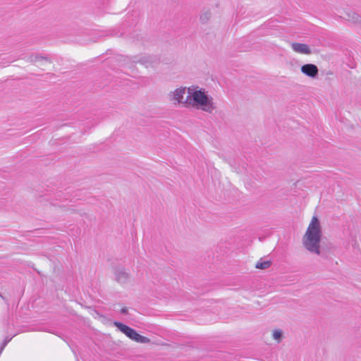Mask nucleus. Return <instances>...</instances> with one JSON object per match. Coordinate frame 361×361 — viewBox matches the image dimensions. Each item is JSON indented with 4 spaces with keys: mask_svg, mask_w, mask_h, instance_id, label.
I'll return each mask as SVG.
<instances>
[{
    "mask_svg": "<svg viewBox=\"0 0 361 361\" xmlns=\"http://www.w3.org/2000/svg\"><path fill=\"white\" fill-rule=\"evenodd\" d=\"M116 279L119 283H125L128 279V274L124 270H118L116 273Z\"/></svg>",
    "mask_w": 361,
    "mask_h": 361,
    "instance_id": "nucleus-7",
    "label": "nucleus"
},
{
    "mask_svg": "<svg viewBox=\"0 0 361 361\" xmlns=\"http://www.w3.org/2000/svg\"><path fill=\"white\" fill-rule=\"evenodd\" d=\"M301 72L310 78H315L318 74V68L314 64H305L301 67Z\"/></svg>",
    "mask_w": 361,
    "mask_h": 361,
    "instance_id": "nucleus-5",
    "label": "nucleus"
},
{
    "mask_svg": "<svg viewBox=\"0 0 361 361\" xmlns=\"http://www.w3.org/2000/svg\"><path fill=\"white\" fill-rule=\"evenodd\" d=\"M169 100L176 105L189 108V87H180L169 94Z\"/></svg>",
    "mask_w": 361,
    "mask_h": 361,
    "instance_id": "nucleus-3",
    "label": "nucleus"
},
{
    "mask_svg": "<svg viewBox=\"0 0 361 361\" xmlns=\"http://www.w3.org/2000/svg\"><path fill=\"white\" fill-rule=\"evenodd\" d=\"M121 312H122L123 313H125V312H126V309H125V308L122 309V310H121Z\"/></svg>",
    "mask_w": 361,
    "mask_h": 361,
    "instance_id": "nucleus-12",
    "label": "nucleus"
},
{
    "mask_svg": "<svg viewBox=\"0 0 361 361\" xmlns=\"http://www.w3.org/2000/svg\"><path fill=\"white\" fill-rule=\"evenodd\" d=\"M154 60L155 59L151 56H145L136 61L145 65L146 67H148L154 62Z\"/></svg>",
    "mask_w": 361,
    "mask_h": 361,
    "instance_id": "nucleus-8",
    "label": "nucleus"
},
{
    "mask_svg": "<svg viewBox=\"0 0 361 361\" xmlns=\"http://www.w3.org/2000/svg\"><path fill=\"white\" fill-rule=\"evenodd\" d=\"M322 229L319 219L314 216L302 237V245L310 252L319 255L321 254V240Z\"/></svg>",
    "mask_w": 361,
    "mask_h": 361,
    "instance_id": "nucleus-2",
    "label": "nucleus"
},
{
    "mask_svg": "<svg viewBox=\"0 0 361 361\" xmlns=\"http://www.w3.org/2000/svg\"><path fill=\"white\" fill-rule=\"evenodd\" d=\"M283 337V331L281 329H276L272 331V338L276 343H279L282 341Z\"/></svg>",
    "mask_w": 361,
    "mask_h": 361,
    "instance_id": "nucleus-9",
    "label": "nucleus"
},
{
    "mask_svg": "<svg viewBox=\"0 0 361 361\" xmlns=\"http://www.w3.org/2000/svg\"><path fill=\"white\" fill-rule=\"evenodd\" d=\"M8 341H6L4 342V345H3L2 348H1V350L5 347V345H6V343H7V342H8Z\"/></svg>",
    "mask_w": 361,
    "mask_h": 361,
    "instance_id": "nucleus-11",
    "label": "nucleus"
},
{
    "mask_svg": "<svg viewBox=\"0 0 361 361\" xmlns=\"http://www.w3.org/2000/svg\"><path fill=\"white\" fill-rule=\"evenodd\" d=\"M189 108L211 114L216 109L214 98L209 91L199 86L189 87Z\"/></svg>",
    "mask_w": 361,
    "mask_h": 361,
    "instance_id": "nucleus-1",
    "label": "nucleus"
},
{
    "mask_svg": "<svg viewBox=\"0 0 361 361\" xmlns=\"http://www.w3.org/2000/svg\"><path fill=\"white\" fill-rule=\"evenodd\" d=\"M291 48L295 52L298 54H310L311 53L310 48L305 44L293 42L291 44Z\"/></svg>",
    "mask_w": 361,
    "mask_h": 361,
    "instance_id": "nucleus-6",
    "label": "nucleus"
},
{
    "mask_svg": "<svg viewBox=\"0 0 361 361\" xmlns=\"http://www.w3.org/2000/svg\"><path fill=\"white\" fill-rule=\"evenodd\" d=\"M114 325L119 329L120 331L123 333L129 338L134 341L140 343H147L150 341L148 338L141 336L135 330L125 324L115 322Z\"/></svg>",
    "mask_w": 361,
    "mask_h": 361,
    "instance_id": "nucleus-4",
    "label": "nucleus"
},
{
    "mask_svg": "<svg viewBox=\"0 0 361 361\" xmlns=\"http://www.w3.org/2000/svg\"><path fill=\"white\" fill-rule=\"evenodd\" d=\"M270 264L271 263L269 261L258 262L256 264L255 267L257 269H267L268 267H269Z\"/></svg>",
    "mask_w": 361,
    "mask_h": 361,
    "instance_id": "nucleus-10",
    "label": "nucleus"
}]
</instances>
